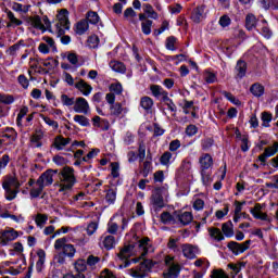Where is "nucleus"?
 <instances>
[{
    "label": "nucleus",
    "mask_w": 278,
    "mask_h": 278,
    "mask_svg": "<svg viewBox=\"0 0 278 278\" xmlns=\"http://www.w3.org/2000/svg\"><path fill=\"white\" fill-rule=\"evenodd\" d=\"M136 251H139V257L126 261L124 268H127L131 262L132 264H137V262H140V260H142V257H144V255L148 253H153V244L151 243V239H149V237H144L140 239L136 244L125 245L118 253V258L129 260V257H132V255H138Z\"/></svg>",
    "instance_id": "nucleus-1"
},
{
    "label": "nucleus",
    "mask_w": 278,
    "mask_h": 278,
    "mask_svg": "<svg viewBox=\"0 0 278 278\" xmlns=\"http://www.w3.org/2000/svg\"><path fill=\"white\" fill-rule=\"evenodd\" d=\"M77 184V177L75 176V169L70 166H65L59 173V192H63V194H67L73 190Z\"/></svg>",
    "instance_id": "nucleus-2"
},
{
    "label": "nucleus",
    "mask_w": 278,
    "mask_h": 278,
    "mask_svg": "<svg viewBox=\"0 0 278 278\" xmlns=\"http://www.w3.org/2000/svg\"><path fill=\"white\" fill-rule=\"evenodd\" d=\"M2 188L5 191L4 197L7 201H14L20 192L21 182H18V178L15 176H7L2 182Z\"/></svg>",
    "instance_id": "nucleus-3"
},
{
    "label": "nucleus",
    "mask_w": 278,
    "mask_h": 278,
    "mask_svg": "<svg viewBox=\"0 0 278 278\" xmlns=\"http://www.w3.org/2000/svg\"><path fill=\"white\" fill-rule=\"evenodd\" d=\"M168 199V188L166 187H159L153 190L151 197V203L155 208L162 210L166 204L164 201Z\"/></svg>",
    "instance_id": "nucleus-4"
},
{
    "label": "nucleus",
    "mask_w": 278,
    "mask_h": 278,
    "mask_svg": "<svg viewBox=\"0 0 278 278\" xmlns=\"http://www.w3.org/2000/svg\"><path fill=\"white\" fill-rule=\"evenodd\" d=\"M55 27L59 36H64L66 30L71 29V22H68V11L66 9H62L56 15Z\"/></svg>",
    "instance_id": "nucleus-5"
},
{
    "label": "nucleus",
    "mask_w": 278,
    "mask_h": 278,
    "mask_svg": "<svg viewBox=\"0 0 278 278\" xmlns=\"http://www.w3.org/2000/svg\"><path fill=\"white\" fill-rule=\"evenodd\" d=\"M66 242H68L66 237L56 239L55 242H54L55 251H62L63 250V253L67 257H75V253H77V251L75 250V245L71 244V243H66Z\"/></svg>",
    "instance_id": "nucleus-6"
},
{
    "label": "nucleus",
    "mask_w": 278,
    "mask_h": 278,
    "mask_svg": "<svg viewBox=\"0 0 278 278\" xmlns=\"http://www.w3.org/2000/svg\"><path fill=\"white\" fill-rule=\"evenodd\" d=\"M151 268H153V261L144 260L139 266L130 269V275L135 278H144Z\"/></svg>",
    "instance_id": "nucleus-7"
},
{
    "label": "nucleus",
    "mask_w": 278,
    "mask_h": 278,
    "mask_svg": "<svg viewBox=\"0 0 278 278\" xmlns=\"http://www.w3.org/2000/svg\"><path fill=\"white\" fill-rule=\"evenodd\" d=\"M205 8H207L205 4H200L192 10L190 18L193 23H195V25H199V23H203V21L207 18Z\"/></svg>",
    "instance_id": "nucleus-8"
},
{
    "label": "nucleus",
    "mask_w": 278,
    "mask_h": 278,
    "mask_svg": "<svg viewBox=\"0 0 278 278\" xmlns=\"http://www.w3.org/2000/svg\"><path fill=\"white\" fill-rule=\"evenodd\" d=\"M16 238H18V231L12 228L2 230L0 232V244H2V247H8V244H10V242H13V240H16Z\"/></svg>",
    "instance_id": "nucleus-9"
},
{
    "label": "nucleus",
    "mask_w": 278,
    "mask_h": 278,
    "mask_svg": "<svg viewBox=\"0 0 278 278\" xmlns=\"http://www.w3.org/2000/svg\"><path fill=\"white\" fill-rule=\"evenodd\" d=\"M173 256H166L165 257V264L168 266V269L166 273H164V278H177V275H179V265L175 264Z\"/></svg>",
    "instance_id": "nucleus-10"
},
{
    "label": "nucleus",
    "mask_w": 278,
    "mask_h": 278,
    "mask_svg": "<svg viewBox=\"0 0 278 278\" xmlns=\"http://www.w3.org/2000/svg\"><path fill=\"white\" fill-rule=\"evenodd\" d=\"M74 112L76 114H89L90 112V104L86 98H76L74 101Z\"/></svg>",
    "instance_id": "nucleus-11"
},
{
    "label": "nucleus",
    "mask_w": 278,
    "mask_h": 278,
    "mask_svg": "<svg viewBox=\"0 0 278 278\" xmlns=\"http://www.w3.org/2000/svg\"><path fill=\"white\" fill-rule=\"evenodd\" d=\"M249 247H251V240H248L243 243H238L236 241H230L228 243V249L235 253V255H240V253H244L248 251Z\"/></svg>",
    "instance_id": "nucleus-12"
},
{
    "label": "nucleus",
    "mask_w": 278,
    "mask_h": 278,
    "mask_svg": "<svg viewBox=\"0 0 278 278\" xmlns=\"http://www.w3.org/2000/svg\"><path fill=\"white\" fill-rule=\"evenodd\" d=\"M58 173V170L48 169L40 175L37 179L36 184H40L43 188L47 186H51L53 184V175Z\"/></svg>",
    "instance_id": "nucleus-13"
},
{
    "label": "nucleus",
    "mask_w": 278,
    "mask_h": 278,
    "mask_svg": "<svg viewBox=\"0 0 278 278\" xmlns=\"http://www.w3.org/2000/svg\"><path fill=\"white\" fill-rule=\"evenodd\" d=\"M264 207H266V205L256 203L254 207L250 210V213L256 220H268V214L263 212Z\"/></svg>",
    "instance_id": "nucleus-14"
},
{
    "label": "nucleus",
    "mask_w": 278,
    "mask_h": 278,
    "mask_svg": "<svg viewBox=\"0 0 278 278\" xmlns=\"http://www.w3.org/2000/svg\"><path fill=\"white\" fill-rule=\"evenodd\" d=\"M182 254L188 260H194L199 255V247L192 245L190 243H185L181 245Z\"/></svg>",
    "instance_id": "nucleus-15"
},
{
    "label": "nucleus",
    "mask_w": 278,
    "mask_h": 278,
    "mask_svg": "<svg viewBox=\"0 0 278 278\" xmlns=\"http://www.w3.org/2000/svg\"><path fill=\"white\" fill-rule=\"evenodd\" d=\"M199 163L201 170H207L214 166V159H212V155L205 153L200 156Z\"/></svg>",
    "instance_id": "nucleus-16"
},
{
    "label": "nucleus",
    "mask_w": 278,
    "mask_h": 278,
    "mask_svg": "<svg viewBox=\"0 0 278 278\" xmlns=\"http://www.w3.org/2000/svg\"><path fill=\"white\" fill-rule=\"evenodd\" d=\"M150 90L152 92V97H155V99H166L168 97V91L164 90V88L160 85H151Z\"/></svg>",
    "instance_id": "nucleus-17"
},
{
    "label": "nucleus",
    "mask_w": 278,
    "mask_h": 278,
    "mask_svg": "<svg viewBox=\"0 0 278 278\" xmlns=\"http://www.w3.org/2000/svg\"><path fill=\"white\" fill-rule=\"evenodd\" d=\"M76 90H79L84 97H89L92 93V86H90L86 80L80 79L79 83L75 84Z\"/></svg>",
    "instance_id": "nucleus-18"
},
{
    "label": "nucleus",
    "mask_w": 278,
    "mask_h": 278,
    "mask_svg": "<svg viewBox=\"0 0 278 278\" xmlns=\"http://www.w3.org/2000/svg\"><path fill=\"white\" fill-rule=\"evenodd\" d=\"M42 138H45V132H42L41 129L36 130L35 134L30 137L31 147L35 149H40V147H42V142L40 141Z\"/></svg>",
    "instance_id": "nucleus-19"
},
{
    "label": "nucleus",
    "mask_w": 278,
    "mask_h": 278,
    "mask_svg": "<svg viewBox=\"0 0 278 278\" xmlns=\"http://www.w3.org/2000/svg\"><path fill=\"white\" fill-rule=\"evenodd\" d=\"M175 216L177 220L180 223V225H184V227H186V225H190L193 219L192 213L190 212H184L178 214L175 213Z\"/></svg>",
    "instance_id": "nucleus-20"
},
{
    "label": "nucleus",
    "mask_w": 278,
    "mask_h": 278,
    "mask_svg": "<svg viewBox=\"0 0 278 278\" xmlns=\"http://www.w3.org/2000/svg\"><path fill=\"white\" fill-rule=\"evenodd\" d=\"M54 149L58 151H64L66 149L67 144H71V138H64L62 136H58L54 139Z\"/></svg>",
    "instance_id": "nucleus-21"
},
{
    "label": "nucleus",
    "mask_w": 278,
    "mask_h": 278,
    "mask_svg": "<svg viewBox=\"0 0 278 278\" xmlns=\"http://www.w3.org/2000/svg\"><path fill=\"white\" fill-rule=\"evenodd\" d=\"M111 116H121V114H127L129 110L127 108H123V104L115 103L110 105Z\"/></svg>",
    "instance_id": "nucleus-22"
},
{
    "label": "nucleus",
    "mask_w": 278,
    "mask_h": 278,
    "mask_svg": "<svg viewBox=\"0 0 278 278\" xmlns=\"http://www.w3.org/2000/svg\"><path fill=\"white\" fill-rule=\"evenodd\" d=\"M38 261L36 263V270L37 273H42V269L45 268V261L47 257V253L45 250H38L37 252Z\"/></svg>",
    "instance_id": "nucleus-23"
},
{
    "label": "nucleus",
    "mask_w": 278,
    "mask_h": 278,
    "mask_svg": "<svg viewBox=\"0 0 278 278\" xmlns=\"http://www.w3.org/2000/svg\"><path fill=\"white\" fill-rule=\"evenodd\" d=\"M7 18H9V23L7 27H21L23 25V21L16 18L12 11H7Z\"/></svg>",
    "instance_id": "nucleus-24"
},
{
    "label": "nucleus",
    "mask_w": 278,
    "mask_h": 278,
    "mask_svg": "<svg viewBox=\"0 0 278 278\" xmlns=\"http://www.w3.org/2000/svg\"><path fill=\"white\" fill-rule=\"evenodd\" d=\"M250 92L253 94V97L260 99V97H264L265 88L262 84L255 83L250 87Z\"/></svg>",
    "instance_id": "nucleus-25"
},
{
    "label": "nucleus",
    "mask_w": 278,
    "mask_h": 278,
    "mask_svg": "<svg viewBox=\"0 0 278 278\" xmlns=\"http://www.w3.org/2000/svg\"><path fill=\"white\" fill-rule=\"evenodd\" d=\"M25 42L23 40H20L15 45L11 46L7 51V55H10V58H16L18 54V51H21V47H24Z\"/></svg>",
    "instance_id": "nucleus-26"
},
{
    "label": "nucleus",
    "mask_w": 278,
    "mask_h": 278,
    "mask_svg": "<svg viewBox=\"0 0 278 278\" xmlns=\"http://www.w3.org/2000/svg\"><path fill=\"white\" fill-rule=\"evenodd\" d=\"M161 223H163V225H175V223H177V216L170 215L169 212H163L161 214Z\"/></svg>",
    "instance_id": "nucleus-27"
},
{
    "label": "nucleus",
    "mask_w": 278,
    "mask_h": 278,
    "mask_svg": "<svg viewBox=\"0 0 278 278\" xmlns=\"http://www.w3.org/2000/svg\"><path fill=\"white\" fill-rule=\"evenodd\" d=\"M235 71L237 73V77H239V79H242V77L247 75V62L239 60L237 62Z\"/></svg>",
    "instance_id": "nucleus-28"
},
{
    "label": "nucleus",
    "mask_w": 278,
    "mask_h": 278,
    "mask_svg": "<svg viewBox=\"0 0 278 278\" xmlns=\"http://www.w3.org/2000/svg\"><path fill=\"white\" fill-rule=\"evenodd\" d=\"M245 27L249 31L255 29L257 27V17L253 15V13H249L245 16Z\"/></svg>",
    "instance_id": "nucleus-29"
},
{
    "label": "nucleus",
    "mask_w": 278,
    "mask_h": 278,
    "mask_svg": "<svg viewBox=\"0 0 278 278\" xmlns=\"http://www.w3.org/2000/svg\"><path fill=\"white\" fill-rule=\"evenodd\" d=\"M102 244L106 251H110L116 247V238L112 235L105 236L102 240Z\"/></svg>",
    "instance_id": "nucleus-30"
},
{
    "label": "nucleus",
    "mask_w": 278,
    "mask_h": 278,
    "mask_svg": "<svg viewBox=\"0 0 278 278\" xmlns=\"http://www.w3.org/2000/svg\"><path fill=\"white\" fill-rule=\"evenodd\" d=\"M2 138H7L10 142H14L18 138V134L12 127H7L2 134Z\"/></svg>",
    "instance_id": "nucleus-31"
},
{
    "label": "nucleus",
    "mask_w": 278,
    "mask_h": 278,
    "mask_svg": "<svg viewBox=\"0 0 278 278\" xmlns=\"http://www.w3.org/2000/svg\"><path fill=\"white\" fill-rule=\"evenodd\" d=\"M48 220H49V215L47 214L38 213L35 216V223L37 227H39V229H43Z\"/></svg>",
    "instance_id": "nucleus-32"
},
{
    "label": "nucleus",
    "mask_w": 278,
    "mask_h": 278,
    "mask_svg": "<svg viewBox=\"0 0 278 278\" xmlns=\"http://www.w3.org/2000/svg\"><path fill=\"white\" fill-rule=\"evenodd\" d=\"M29 113V108L23 106L16 117V125L20 129H23V118L25 117L26 114Z\"/></svg>",
    "instance_id": "nucleus-33"
},
{
    "label": "nucleus",
    "mask_w": 278,
    "mask_h": 278,
    "mask_svg": "<svg viewBox=\"0 0 278 278\" xmlns=\"http://www.w3.org/2000/svg\"><path fill=\"white\" fill-rule=\"evenodd\" d=\"M208 233L211 238H213V240H216L217 242L225 240L223 231H220L218 228H208Z\"/></svg>",
    "instance_id": "nucleus-34"
},
{
    "label": "nucleus",
    "mask_w": 278,
    "mask_h": 278,
    "mask_svg": "<svg viewBox=\"0 0 278 278\" xmlns=\"http://www.w3.org/2000/svg\"><path fill=\"white\" fill-rule=\"evenodd\" d=\"M89 29L88 22L86 20H81L76 24V34L78 36H84V34Z\"/></svg>",
    "instance_id": "nucleus-35"
},
{
    "label": "nucleus",
    "mask_w": 278,
    "mask_h": 278,
    "mask_svg": "<svg viewBox=\"0 0 278 278\" xmlns=\"http://www.w3.org/2000/svg\"><path fill=\"white\" fill-rule=\"evenodd\" d=\"M116 192H117L116 187L110 188L106 191L105 201H106V203H109V205H113V203L116 202Z\"/></svg>",
    "instance_id": "nucleus-36"
},
{
    "label": "nucleus",
    "mask_w": 278,
    "mask_h": 278,
    "mask_svg": "<svg viewBox=\"0 0 278 278\" xmlns=\"http://www.w3.org/2000/svg\"><path fill=\"white\" fill-rule=\"evenodd\" d=\"M223 233L226 236V238H232L233 236V223L228 222L223 224L222 226Z\"/></svg>",
    "instance_id": "nucleus-37"
},
{
    "label": "nucleus",
    "mask_w": 278,
    "mask_h": 278,
    "mask_svg": "<svg viewBox=\"0 0 278 278\" xmlns=\"http://www.w3.org/2000/svg\"><path fill=\"white\" fill-rule=\"evenodd\" d=\"M74 122L80 125L81 127H90V119L84 115H75Z\"/></svg>",
    "instance_id": "nucleus-38"
},
{
    "label": "nucleus",
    "mask_w": 278,
    "mask_h": 278,
    "mask_svg": "<svg viewBox=\"0 0 278 278\" xmlns=\"http://www.w3.org/2000/svg\"><path fill=\"white\" fill-rule=\"evenodd\" d=\"M170 160H173V153L169 151L164 152L160 157L162 166H170Z\"/></svg>",
    "instance_id": "nucleus-39"
},
{
    "label": "nucleus",
    "mask_w": 278,
    "mask_h": 278,
    "mask_svg": "<svg viewBox=\"0 0 278 278\" xmlns=\"http://www.w3.org/2000/svg\"><path fill=\"white\" fill-rule=\"evenodd\" d=\"M140 105L146 110V112H149V110L153 108V99H151L150 97H143L140 100Z\"/></svg>",
    "instance_id": "nucleus-40"
},
{
    "label": "nucleus",
    "mask_w": 278,
    "mask_h": 278,
    "mask_svg": "<svg viewBox=\"0 0 278 278\" xmlns=\"http://www.w3.org/2000/svg\"><path fill=\"white\" fill-rule=\"evenodd\" d=\"M99 21H100V17L97 12L89 11L87 13V20H86L87 23H91V25H97V23H99Z\"/></svg>",
    "instance_id": "nucleus-41"
},
{
    "label": "nucleus",
    "mask_w": 278,
    "mask_h": 278,
    "mask_svg": "<svg viewBox=\"0 0 278 278\" xmlns=\"http://www.w3.org/2000/svg\"><path fill=\"white\" fill-rule=\"evenodd\" d=\"M153 25V21L151 20H146L141 23V31L142 34H144L146 36H149V34H151V27Z\"/></svg>",
    "instance_id": "nucleus-42"
},
{
    "label": "nucleus",
    "mask_w": 278,
    "mask_h": 278,
    "mask_svg": "<svg viewBox=\"0 0 278 278\" xmlns=\"http://www.w3.org/2000/svg\"><path fill=\"white\" fill-rule=\"evenodd\" d=\"M264 153L268 156V157H273V155H277L278 153V142H274L273 146L265 148Z\"/></svg>",
    "instance_id": "nucleus-43"
},
{
    "label": "nucleus",
    "mask_w": 278,
    "mask_h": 278,
    "mask_svg": "<svg viewBox=\"0 0 278 278\" xmlns=\"http://www.w3.org/2000/svg\"><path fill=\"white\" fill-rule=\"evenodd\" d=\"M110 67L112 71H115V73H125L126 71L125 64L116 61L111 62Z\"/></svg>",
    "instance_id": "nucleus-44"
},
{
    "label": "nucleus",
    "mask_w": 278,
    "mask_h": 278,
    "mask_svg": "<svg viewBox=\"0 0 278 278\" xmlns=\"http://www.w3.org/2000/svg\"><path fill=\"white\" fill-rule=\"evenodd\" d=\"M30 24L33 25V27H35V29H41L42 31H45V24H42V20L40 18V16L31 17Z\"/></svg>",
    "instance_id": "nucleus-45"
},
{
    "label": "nucleus",
    "mask_w": 278,
    "mask_h": 278,
    "mask_svg": "<svg viewBox=\"0 0 278 278\" xmlns=\"http://www.w3.org/2000/svg\"><path fill=\"white\" fill-rule=\"evenodd\" d=\"M37 187H34L30 190V197L33 199H38V197H40V194H42V190H45V187L41 184H36Z\"/></svg>",
    "instance_id": "nucleus-46"
},
{
    "label": "nucleus",
    "mask_w": 278,
    "mask_h": 278,
    "mask_svg": "<svg viewBox=\"0 0 278 278\" xmlns=\"http://www.w3.org/2000/svg\"><path fill=\"white\" fill-rule=\"evenodd\" d=\"M97 229H99V223L97 222L89 223L86 228L87 236H94V233H97Z\"/></svg>",
    "instance_id": "nucleus-47"
},
{
    "label": "nucleus",
    "mask_w": 278,
    "mask_h": 278,
    "mask_svg": "<svg viewBox=\"0 0 278 278\" xmlns=\"http://www.w3.org/2000/svg\"><path fill=\"white\" fill-rule=\"evenodd\" d=\"M143 8L146 14H148L150 18H154V21H157V12L153 10V7L151 4H144Z\"/></svg>",
    "instance_id": "nucleus-48"
},
{
    "label": "nucleus",
    "mask_w": 278,
    "mask_h": 278,
    "mask_svg": "<svg viewBox=\"0 0 278 278\" xmlns=\"http://www.w3.org/2000/svg\"><path fill=\"white\" fill-rule=\"evenodd\" d=\"M261 121L263 122V127H269L270 122L273 121V114L268 112H263L261 116Z\"/></svg>",
    "instance_id": "nucleus-49"
},
{
    "label": "nucleus",
    "mask_w": 278,
    "mask_h": 278,
    "mask_svg": "<svg viewBox=\"0 0 278 278\" xmlns=\"http://www.w3.org/2000/svg\"><path fill=\"white\" fill-rule=\"evenodd\" d=\"M40 118L46 123V125H49V127H52V129H58L60 127V124H58L56 121L51 119L49 116L40 115Z\"/></svg>",
    "instance_id": "nucleus-50"
},
{
    "label": "nucleus",
    "mask_w": 278,
    "mask_h": 278,
    "mask_svg": "<svg viewBox=\"0 0 278 278\" xmlns=\"http://www.w3.org/2000/svg\"><path fill=\"white\" fill-rule=\"evenodd\" d=\"M75 100H76L75 98H71L67 94L61 96V102L66 108H71V105H75Z\"/></svg>",
    "instance_id": "nucleus-51"
},
{
    "label": "nucleus",
    "mask_w": 278,
    "mask_h": 278,
    "mask_svg": "<svg viewBox=\"0 0 278 278\" xmlns=\"http://www.w3.org/2000/svg\"><path fill=\"white\" fill-rule=\"evenodd\" d=\"M8 164H10V155L3 154L0 157V175L3 173V170H5Z\"/></svg>",
    "instance_id": "nucleus-52"
},
{
    "label": "nucleus",
    "mask_w": 278,
    "mask_h": 278,
    "mask_svg": "<svg viewBox=\"0 0 278 278\" xmlns=\"http://www.w3.org/2000/svg\"><path fill=\"white\" fill-rule=\"evenodd\" d=\"M162 101L170 112H177V105H175V102H173V100H170L168 96L164 98Z\"/></svg>",
    "instance_id": "nucleus-53"
},
{
    "label": "nucleus",
    "mask_w": 278,
    "mask_h": 278,
    "mask_svg": "<svg viewBox=\"0 0 278 278\" xmlns=\"http://www.w3.org/2000/svg\"><path fill=\"white\" fill-rule=\"evenodd\" d=\"M177 42V38H175L174 36L168 37L166 39V49H168V51H175L177 48H175V43Z\"/></svg>",
    "instance_id": "nucleus-54"
},
{
    "label": "nucleus",
    "mask_w": 278,
    "mask_h": 278,
    "mask_svg": "<svg viewBox=\"0 0 278 278\" xmlns=\"http://www.w3.org/2000/svg\"><path fill=\"white\" fill-rule=\"evenodd\" d=\"M0 103H4V105H12V103H14V98L10 94L0 93Z\"/></svg>",
    "instance_id": "nucleus-55"
},
{
    "label": "nucleus",
    "mask_w": 278,
    "mask_h": 278,
    "mask_svg": "<svg viewBox=\"0 0 278 278\" xmlns=\"http://www.w3.org/2000/svg\"><path fill=\"white\" fill-rule=\"evenodd\" d=\"M108 231L111 235L116 233V231H118V224H116V222H114V218H111V220L108 224Z\"/></svg>",
    "instance_id": "nucleus-56"
},
{
    "label": "nucleus",
    "mask_w": 278,
    "mask_h": 278,
    "mask_svg": "<svg viewBox=\"0 0 278 278\" xmlns=\"http://www.w3.org/2000/svg\"><path fill=\"white\" fill-rule=\"evenodd\" d=\"M204 80L206 81V84H215L216 74H214L212 72H205L204 73Z\"/></svg>",
    "instance_id": "nucleus-57"
},
{
    "label": "nucleus",
    "mask_w": 278,
    "mask_h": 278,
    "mask_svg": "<svg viewBox=\"0 0 278 278\" xmlns=\"http://www.w3.org/2000/svg\"><path fill=\"white\" fill-rule=\"evenodd\" d=\"M110 90L112 91V93L114 94H121L123 92V85L121 84H112L110 86Z\"/></svg>",
    "instance_id": "nucleus-58"
},
{
    "label": "nucleus",
    "mask_w": 278,
    "mask_h": 278,
    "mask_svg": "<svg viewBox=\"0 0 278 278\" xmlns=\"http://www.w3.org/2000/svg\"><path fill=\"white\" fill-rule=\"evenodd\" d=\"M88 42L91 49H97V47H99V37L96 35H92L89 37Z\"/></svg>",
    "instance_id": "nucleus-59"
},
{
    "label": "nucleus",
    "mask_w": 278,
    "mask_h": 278,
    "mask_svg": "<svg viewBox=\"0 0 278 278\" xmlns=\"http://www.w3.org/2000/svg\"><path fill=\"white\" fill-rule=\"evenodd\" d=\"M149 173H151V162L146 161L143 162V168L141 170V175H143V177H149Z\"/></svg>",
    "instance_id": "nucleus-60"
},
{
    "label": "nucleus",
    "mask_w": 278,
    "mask_h": 278,
    "mask_svg": "<svg viewBox=\"0 0 278 278\" xmlns=\"http://www.w3.org/2000/svg\"><path fill=\"white\" fill-rule=\"evenodd\" d=\"M218 23H219L220 27H229V25H231V18L228 17V15H223L219 18Z\"/></svg>",
    "instance_id": "nucleus-61"
},
{
    "label": "nucleus",
    "mask_w": 278,
    "mask_h": 278,
    "mask_svg": "<svg viewBox=\"0 0 278 278\" xmlns=\"http://www.w3.org/2000/svg\"><path fill=\"white\" fill-rule=\"evenodd\" d=\"M241 150L243 151V152H247V151H249V136H247V135H244V136H242L241 137Z\"/></svg>",
    "instance_id": "nucleus-62"
},
{
    "label": "nucleus",
    "mask_w": 278,
    "mask_h": 278,
    "mask_svg": "<svg viewBox=\"0 0 278 278\" xmlns=\"http://www.w3.org/2000/svg\"><path fill=\"white\" fill-rule=\"evenodd\" d=\"M214 144V139L212 138H206L202 140V149L204 151H207V149H211V147Z\"/></svg>",
    "instance_id": "nucleus-63"
},
{
    "label": "nucleus",
    "mask_w": 278,
    "mask_h": 278,
    "mask_svg": "<svg viewBox=\"0 0 278 278\" xmlns=\"http://www.w3.org/2000/svg\"><path fill=\"white\" fill-rule=\"evenodd\" d=\"M100 278H116V276H114V274L112 273V270L110 269H103L100 274Z\"/></svg>",
    "instance_id": "nucleus-64"
}]
</instances>
